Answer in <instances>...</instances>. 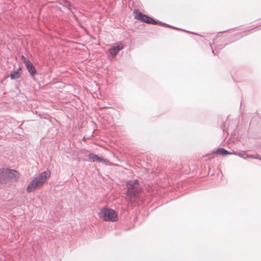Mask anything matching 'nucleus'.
I'll use <instances>...</instances> for the list:
<instances>
[{
  "mask_svg": "<svg viewBox=\"0 0 261 261\" xmlns=\"http://www.w3.org/2000/svg\"><path fill=\"white\" fill-rule=\"evenodd\" d=\"M190 33H191V34H196L195 33H193V32H189Z\"/></svg>",
  "mask_w": 261,
  "mask_h": 261,
  "instance_id": "22",
  "label": "nucleus"
},
{
  "mask_svg": "<svg viewBox=\"0 0 261 261\" xmlns=\"http://www.w3.org/2000/svg\"><path fill=\"white\" fill-rule=\"evenodd\" d=\"M247 158L257 159L258 156H257V155L256 156H255L253 154H250V155L246 154V159H247Z\"/></svg>",
  "mask_w": 261,
  "mask_h": 261,
  "instance_id": "15",
  "label": "nucleus"
},
{
  "mask_svg": "<svg viewBox=\"0 0 261 261\" xmlns=\"http://www.w3.org/2000/svg\"><path fill=\"white\" fill-rule=\"evenodd\" d=\"M254 29H255L254 28V29H252L251 30V31H253V30H254ZM250 31H251V30H250Z\"/></svg>",
  "mask_w": 261,
  "mask_h": 261,
  "instance_id": "25",
  "label": "nucleus"
},
{
  "mask_svg": "<svg viewBox=\"0 0 261 261\" xmlns=\"http://www.w3.org/2000/svg\"><path fill=\"white\" fill-rule=\"evenodd\" d=\"M157 24H159L161 26H164L166 27V25H167V23H164L163 22L159 21L157 20Z\"/></svg>",
  "mask_w": 261,
  "mask_h": 261,
  "instance_id": "16",
  "label": "nucleus"
},
{
  "mask_svg": "<svg viewBox=\"0 0 261 261\" xmlns=\"http://www.w3.org/2000/svg\"><path fill=\"white\" fill-rule=\"evenodd\" d=\"M50 174L49 171H44L39 174L29 184L27 189V192H32L41 186L50 176Z\"/></svg>",
  "mask_w": 261,
  "mask_h": 261,
  "instance_id": "2",
  "label": "nucleus"
},
{
  "mask_svg": "<svg viewBox=\"0 0 261 261\" xmlns=\"http://www.w3.org/2000/svg\"><path fill=\"white\" fill-rule=\"evenodd\" d=\"M7 169H0V183H6Z\"/></svg>",
  "mask_w": 261,
  "mask_h": 261,
  "instance_id": "9",
  "label": "nucleus"
},
{
  "mask_svg": "<svg viewBox=\"0 0 261 261\" xmlns=\"http://www.w3.org/2000/svg\"><path fill=\"white\" fill-rule=\"evenodd\" d=\"M66 43H71V42H70V41H67V40L66 41Z\"/></svg>",
  "mask_w": 261,
  "mask_h": 261,
  "instance_id": "21",
  "label": "nucleus"
},
{
  "mask_svg": "<svg viewBox=\"0 0 261 261\" xmlns=\"http://www.w3.org/2000/svg\"><path fill=\"white\" fill-rule=\"evenodd\" d=\"M66 8L68 9L72 13L74 14L76 11V9L71 3L66 1Z\"/></svg>",
  "mask_w": 261,
  "mask_h": 261,
  "instance_id": "12",
  "label": "nucleus"
},
{
  "mask_svg": "<svg viewBox=\"0 0 261 261\" xmlns=\"http://www.w3.org/2000/svg\"><path fill=\"white\" fill-rule=\"evenodd\" d=\"M21 69L19 68L17 69L16 70L12 72L10 74V77L12 80L13 79H17L20 77V74L19 73V70Z\"/></svg>",
  "mask_w": 261,
  "mask_h": 261,
  "instance_id": "11",
  "label": "nucleus"
},
{
  "mask_svg": "<svg viewBox=\"0 0 261 261\" xmlns=\"http://www.w3.org/2000/svg\"><path fill=\"white\" fill-rule=\"evenodd\" d=\"M21 59L23 61V62L24 63V64H25L26 63V61H30V60L29 59H28L27 58H25L23 55L21 56Z\"/></svg>",
  "mask_w": 261,
  "mask_h": 261,
  "instance_id": "17",
  "label": "nucleus"
},
{
  "mask_svg": "<svg viewBox=\"0 0 261 261\" xmlns=\"http://www.w3.org/2000/svg\"><path fill=\"white\" fill-rule=\"evenodd\" d=\"M127 188L126 200L129 203L135 202L140 192V184L137 179L128 180L125 184Z\"/></svg>",
  "mask_w": 261,
  "mask_h": 261,
  "instance_id": "1",
  "label": "nucleus"
},
{
  "mask_svg": "<svg viewBox=\"0 0 261 261\" xmlns=\"http://www.w3.org/2000/svg\"><path fill=\"white\" fill-rule=\"evenodd\" d=\"M224 47V46H222V47H220V48H222Z\"/></svg>",
  "mask_w": 261,
  "mask_h": 261,
  "instance_id": "24",
  "label": "nucleus"
},
{
  "mask_svg": "<svg viewBox=\"0 0 261 261\" xmlns=\"http://www.w3.org/2000/svg\"><path fill=\"white\" fill-rule=\"evenodd\" d=\"M19 177L18 172L14 170H9L7 169L6 179L7 182L8 181H16Z\"/></svg>",
  "mask_w": 261,
  "mask_h": 261,
  "instance_id": "5",
  "label": "nucleus"
},
{
  "mask_svg": "<svg viewBox=\"0 0 261 261\" xmlns=\"http://www.w3.org/2000/svg\"><path fill=\"white\" fill-rule=\"evenodd\" d=\"M216 153L218 154L224 156L226 155L227 154H232V152H229L227 151V150L222 148H219L217 149L216 151Z\"/></svg>",
  "mask_w": 261,
  "mask_h": 261,
  "instance_id": "10",
  "label": "nucleus"
},
{
  "mask_svg": "<svg viewBox=\"0 0 261 261\" xmlns=\"http://www.w3.org/2000/svg\"><path fill=\"white\" fill-rule=\"evenodd\" d=\"M134 13H136L135 18L137 19L141 22H145L147 24H151L153 25L157 24V20L153 19L152 18L148 16L146 14H143L140 11H137L136 9L134 10Z\"/></svg>",
  "mask_w": 261,
  "mask_h": 261,
  "instance_id": "4",
  "label": "nucleus"
},
{
  "mask_svg": "<svg viewBox=\"0 0 261 261\" xmlns=\"http://www.w3.org/2000/svg\"><path fill=\"white\" fill-rule=\"evenodd\" d=\"M172 29H175V30H182L181 29H179V28H176V27H173V26H172Z\"/></svg>",
  "mask_w": 261,
  "mask_h": 261,
  "instance_id": "18",
  "label": "nucleus"
},
{
  "mask_svg": "<svg viewBox=\"0 0 261 261\" xmlns=\"http://www.w3.org/2000/svg\"><path fill=\"white\" fill-rule=\"evenodd\" d=\"M123 46L122 44L113 46L109 49V53L113 57H114L120 50L123 49Z\"/></svg>",
  "mask_w": 261,
  "mask_h": 261,
  "instance_id": "6",
  "label": "nucleus"
},
{
  "mask_svg": "<svg viewBox=\"0 0 261 261\" xmlns=\"http://www.w3.org/2000/svg\"><path fill=\"white\" fill-rule=\"evenodd\" d=\"M212 53H213V54H214V55H215V52H214V51L213 49H212Z\"/></svg>",
  "mask_w": 261,
  "mask_h": 261,
  "instance_id": "23",
  "label": "nucleus"
},
{
  "mask_svg": "<svg viewBox=\"0 0 261 261\" xmlns=\"http://www.w3.org/2000/svg\"><path fill=\"white\" fill-rule=\"evenodd\" d=\"M248 31H244V32H239L237 34V38L235 39V40H237V39H239L244 36H245L246 35H247L248 34H249V33H248Z\"/></svg>",
  "mask_w": 261,
  "mask_h": 261,
  "instance_id": "14",
  "label": "nucleus"
},
{
  "mask_svg": "<svg viewBox=\"0 0 261 261\" xmlns=\"http://www.w3.org/2000/svg\"><path fill=\"white\" fill-rule=\"evenodd\" d=\"M88 158L91 160H93V161H97L99 162H108V160H107L106 159H103L102 157L99 156H98L96 154H94L93 153L89 154Z\"/></svg>",
  "mask_w": 261,
  "mask_h": 261,
  "instance_id": "8",
  "label": "nucleus"
},
{
  "mask_svg": "<svg viewBox=\"0 0 261 261\" xmlns=\"http://www.w3.org/2000/svg\"><path fill=\"white\" fill-rule=\"evenodd\" d=\"M257 156H258L257 159H258V160L261 161V155L259 156L258 155H257Z\"/></svg>",
  "mask_w": 261,
  "mask_h": 261,
  "instance_id": "20",
  "label": "nucleus"
},
{
  "mask_svg": "<svg viewBox=\"0 0 261 261\" xmlns=\"http://www.w3.org/2000/svg\"><path fill=\"white\" fill-rule=\"evenodd\" d=\"M25 66L32 77H34L36 74V69L33 64L30 61H26Z\"/></svg>",
  "mask_w": 261,
  "mask_h": 261,
  "instance_id": "7",
  "label": "nucleus"
},
{
  "mask_svg": "<svg viewBox=\"0 0 261 261\" xmlns=\"http://www.w3.org/2000/svg\"><path fill=\"white\" fill-rule=\"evenodd\" d=\"M166 27H168V28H172V26L170 25V24H167V25H166Z\"/></svg>",
  "mask_w": 261,
  "mask_h": 261,
  "instance_id": "19",
  "label": "nucleus"
},
{
  "mask_svg": "<svg viewBox=\"0 0 261 261\" xmlns=\"http://www.w3.org/2000/svg\"><path fill=\"white\" fill-rule=\"evenodd\" d=\"M98 215L105 221L115 222L118 220L117 212L110 208H103L100 210Z\"/></svg>",
  "mask_w": 261,
  "mask_h": 261,
  "instance_id": "3",
  "label": "nucleus"
},
{
  "mask_svg": "<svg viewBox=\"0 0 261 261\" xmlns=\"http://www.w3.org/2000/svg\"><path fill=\"white\" fill-rule=\"evenodd\" d=\"M231 153H232V154L237 155L239 156V157L243 158L244 159H246V154L245 153V151H242L241 152H238V151L236 152L234 151H233Z\"/></svg>",
  "mask_w": 261,
  "mask_h": 261,
  "instance_id": "13",
  "label": "nucleus"
}]
</instances>
